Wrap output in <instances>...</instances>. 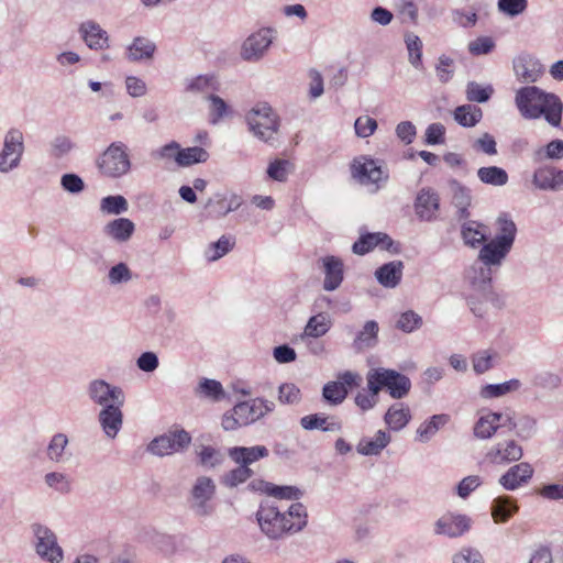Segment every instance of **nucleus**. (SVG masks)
<instances>
[{
	"label": "nucleus",
	"instance_id": "17",
	"mask_svg": "<svg viewBox=\"0 0 563 563\" xmlns=\"http://www.w3.org/2000/svg\"><path fill=\"white\" fill-rule=\"evenodd\" d=\"M494 269L488 266L482 264L481 262H475L467 271L466 278L470 284L474 287V289L482 292V296L485 301L492 300L494 297V292L492 291V276Z\"/></svg>",
	"mask_w": 563,
	"mask_h": 563
},
{
	"label": "nucleus",
	"instance_id": "20",
	"mask_svg": "<svg viewBox=\"0 0 563 563\" xmlns=\"http://www.w3.org/2000/svg\"><path fill=\"white\" fill-rule=\"evenodd\" d=\"M123 405L111 404L102 408L98 415V421L107 438L114 439L123 424Z\"/></svg>",
	"mask_w": 563,
	"mask_h": 563
},
{
	"label": "nucleus",
	"instance_id": "26",
	"mask_svg": "<svg viewBox=\"0 0 563 563\" xmlns=\"http://www.w3.org/2000/svg\"><path fill=\"white\" fill-rule=\"evenodd\" d=\"M518 510L516 499L507 495L496 497L490 505V514L495 523L507 522Z\"/></svg>",
	"mask_w": 563,
	"mask_h": 563
},
{
	"label": "nucleus",
	"instance_id": "25",
	"mask_svg": "<svg viewBox=\"0 0 563 563\" xmlns=\"http://www.w3.org/2000/svg\"><path fill=\"white\" fill-rule=\"evenodd\" d=\"M461 236L465 245L476 249L487 241L486 225L474 220L462 219Z\"/></svg>",
	"mask_w": 563,
	"mask_h": 563
},
{
	"label": "nucleus",
	"instance_id": "28",
	"mask_svg": "<svg viewBox=\"0 0 563 563\" xmlns=\"http://www.w3.org/2000/svg\"><path fill=\"white\" fill-rule=\"evenodd\" d=\"M404 264L401 261H393L378 267L375 272L377 282L386 288H395L402 277Z\"/></svg>",
	"mask_w": 563,
	"mask_h": 563
},
{
	"label": "nucleus",
	"instance_id": "53",
	"mask_svg": "<svg viewBox=\"0 0 563 563\" xmlns=\"http://www.w3.org/2000/svg\"><path fill=\"white\" fill-rule=\"evenodd\" d=\"M494 92L492 86L483 87L476 81H470L466 86V98L471 102L484 103L488 101Z\"/></svg>",
	"mask_w": 563,
	"mask_h": 563
},
{
	"label": "nucleus",
	"instance_id": "12",
	"mask_svg": "<svg viewBox=\"0 0 563 563\" xmlns=\"http://www.w3.org/2000/svg\"><path fill=\"white\" fill-rule=\"evenodd\" d=\"M33 532L36 538V553L49 563H60L64 559V553L58 545L56 534L42 525H34Z\"/></svg>",
	"mask_w": 563,
	"mask_h": 563
},
{
	"label": "nucleus",
	"instance_id": "49",
	"mask_svg": "<svg viewBox=\"0 0 563 563\" xmlns=\"http://www.w3.org/2000/svg\"><path fill=\"white\" fill-rule=\"evenodd\" d=\"M496 424L494 412H488L476 421L473 430L474 435L482 440L490 439L497 432Z\"/></svg>",
	"mask_w": 563,
	"mask_h": 563
},
{
	"label": "nucleus",
	"instance_id": "2",
	"mask_svg": "<svg viewBox=\"0 0 563 563\" xmlns=\"http://www.w3.org/2000/svg\"><path fill=\"white\" fill-rule=\"evenodd\" d=\"M256 517L261 530L271 539L298 532L307 523L306 508L300 503L292 504L286 512H280L274 506L262 505Z\"/></svg>",
	"mask_w": 563,
	"mask_h": 563
},
{
	"label": "nucleus",
	"instance_id": "24",
	"mask_svg": "<svg viewBox=\"0 0 563 563\" xmlns=\"http://www.w3.org/2000/svg\"><path fill=\"white\" fill-rule=\"evenodd\" d=\"M135 231V224L128 218H117L109 221L102 229L103 234L118 242H128Z\"/></svg>",
	"mask_w": 563,
	"mask_h": 563
},
{
	"label": "nucleus",
	"instance_id": "41",
	"mask_svg": "<svg viewBox=\"0 0 563 563\" xmlns=\"http://www.w3.org/2000/svg\"><path fill=\"white\" fill-rule=\"evenodd\" d=\"M235 245V239L231 235H222L217 242L211 243L205 251L209 262H214L228 254Z\"/></svg>",
	"mask_w": 563,
	"mask_h": 563
},
{
	"label": "nucleus",
	"instance_id": "63",
	"mask_svg": "<svg viewBox=\"0 0 563 563\" xmlns=\"http://www.w3.org/2000/svg\"><path fill=\"white\" fill-rule=\"evenodd\" d=\"M62 188L73 195H78L84 191L85 183L77 174L68 173L60 177Z\"/></svg>",
	"mask_w": 563,
	"mask_h": 563
},
{
	"label": "nucleus",
	"instance_id": "44",
	"mask_svg": "<svg viewBox=\"0 0 563 563\" xmlns=\"http://www.w3.org/2000/svg\"><path fill=\"white\" fill-rule=\"evenodd\" d=\"M347 395L349 390L335 380L328 382L322 388V398L330 406L341 405Z\"/></svg>",
	"mask_w": 563,
	"mask_h": 563
},
{
	"label": "nucleus",
	"instance_id": "58",
	"mask_svg": "<svg viewBox=\"0 0 563 563\" xmlns=\"http://www.w3.org/2000/svg\"><path fill=\"white\" fill-rule=\"evenodd\" d=\"M265 492L267 495L279 498V499H299L301 492L295 486H277L274 484L266 483Z\"/></svg>",
	"mask_w": 563,
	"mask_h": 563
},
{
	"label": "nucleus",
	"instance_id": "36",
	"mask_svg": "<svg viewBox=\"0 0 563 563\" xmlns=\"http://www.w3.org/2000/svg\"><path fill=\"white\" fill-rule=\"evenodd\" d=\"M496 224L497 234L494 239L512 249L517 233V227L515 222L509 218L507 213H501L497 218Z\"/></svg>",
	"mask_w": 563,
	"mask_h": 563
},
{
	"label": "nucleus",
	"instance_id": "15",
	"mask_svg": "<svg viewBox=\"0 0 563 563\" xmlns=\"http://www.w3.org/2000/svg\"><path fill=\"white\" fill-rule=\"evenodd\" d=\"M471 528V519L465 515L445 514L434 523V533L448 538L463 536Z\"/></svg>",
	"mask_w": 563,
	"mask_h": 563
},
{
	"label": "nucleus",
	"instance_id": "54",
	"mask_svg": "<svg viewBox=\"0 0 563 563\" xmlns=\"http://www.w3.org/2000/svg\"><path fill=\"white\" fill-rule=\"evenodd\" d=\"M292 164L287 159H275L267 167V175L276 181L284 183L291 172Z\"/></svg>",
	"mask_w": 563,
	"mask_h": 563
},
{
	"label": "nucleus",
	"instance_id": "45",
	"mask_svg": "<svg viewBox=\"0 0 563 563\" xmlns=\"http://www.w3.org/2000/svg\"><path fill=\"white\" fill-rule=\"evenodd\" d=\"M242 202L243 200L241 196L232 194L229 199L219 198L216 201L213 199H209L207 202V207H212L217 216L224 217L229 212L239 209Z\"/></svg>",
	"mask_w": 563,
	"mask_h": 563
},
{
	"label": "nucleus",
	"instance_id": "11",
	"mask_svg": "<svg viewBox=\"0 0 563 563\" xmlns=\"http://www.w3.org/2000/svg\"><path fill=\"white\" fill-rule=\"evenodd\" d=\"M87 396L90 401L102 408L111 404L124 405L125 395L120 386L111 385L104 379L97 378L87 385Z\"/></svg>",
	"mask_w": 563,
	"mask_h": 563
},
{
	"label": "nucleus",
	"instance_id": "40",
	"mask_svg": "<svg viewBox=\"0 0 563 563\" xmlns=\"http://www.w3.org/2000/svg\"><path fill=\"white\" fill-rule=\"evenodd\" d=\"M300 426L305 430H322L324 432H335L341 431L342 423L339 421H330L328 422L327 417H322L318 413L308 415L300 419Z\"/></svg>",
	"mask_w": 563,
	"mask_h": 563
},
{
	"label": "nucleus",
	"instance_id": "7",
	"mask_svg": "<svg viewBox=\"0 0 563 563\" xmlns=\"http://www.w3.org/2000/svg\"><path fill=\"white\" fill-rule=\"evenodd\" d=\"M25 152L24 135L18 128L9 129L3 135L0 150V174L7 175L18 169Z\"/></svg>",
	"mask_w": 563,
	"mask_h": 563
},
{
	"label": "nucleus",
	"instance_id": "47",
	"mask_svg": "<svg viewBox=\"0 0 563 563\" xmlns=\"http://www.w3.org/2000/svg\"><path fill=\"white\" fill-rule=\"evenodd\" d=\"M252 475L253 471L250 467L244 464H239L238 467L231 470L222 476L221 483L229 488H233L240 484L245 483L249 478L252 477Z\"/></svg>",
	"mask_w": 563,
	"mask_h": 563
},
{
	"label": "nucleus",
	"instance_id": "46",
	"mask_svg": "<svg viewBox=\"0 0 563 563\" xmlns=\"http://www.w3.org/2000/svg\"><path fill=\"white\" fill-rule=\"evenodd\" d=\"M68 442V438L65 433L54 434L46 449L47 457L56 463L64 461V453Z\"/></svg>",
	"mask_w": 563,
	"mask_h": 563
},
{
	"label": "nucleus",
	"instance_id": "30",
	"mask_svg": "<svg viewBox=\"0 0 563 563\" xmlns=\"http://www.w3.org/2000/svg\"><path fill=\"white\" fill-rule=\"evenodd\" d=\"M449 421L450 416L446 413L433 415L418 427L416 431L417 440L422 443L430 441Z\"/></svg>",
	"mask_w": 563,
	"mask_h": 563
},
{
	"label": "nucleus",
	"instance_id": "32",
	"mask_svg": "<svg viewBox=\"0 0 563 563\" xmlns=\"http://www.w3.org/2000/svg\"><path fill=\"white\" fill-rule=\"evenodd\" d=\"M516 76L525 82L537 81L540 74V65L529 56H519L514 63Z\"/></svg>",
	"mask_w": 563,
	"mask_h": 563
},
{
	"label": "nucleus",
	"instance_id": "57",
	"mask_svg": "<svg viewBox=\"0 0 563 563\" xmlns=\"http://www.w3.org/2000/svg\"><path fill=\"white\" fill-rule=\"evenodd\" d=\"M132 278H133V275H132L131 269L123 262L118 263L114 266H112L108 273L109 284L111 286H117L119 284H126V283L131 282Z\"/></svg>",
	"mask_w": 563,
	"mask_h": 563
},
{
	"label": "nucleus",
	"instance_id": "16",
	"mask_svg": "<svg viewBox=\"0 0 563 563\" xmlns=\"http://www.w3.org/2000/svg\"><path fill=\"white\" fill-rule=\"evenodd\" d=\"M534 473L532 465L528 462H520L510 466L498 479L500 486L506 490H517L530 482Z\"/></svg>",
	"mask_w": 563,
	"mask_h": 563
},
{
	"label": "nucleus",
	"instance_id": "18",
	"mask_svg": "<svg viewBox=\"0 0 563 563\" xmlns=\"http://www.w3.org/2000/svg\"><path fill=\"white\" fill-rule=\"evenodd\" d=\"M532 184L540 190H563V169L544 165L536 169Z\"/></svg>",
	"mask_w": 563,
	"mask_h": 563
},
{
	"label": "nucleus",
	"instance_id": "56",
	"mask_svg": "<svg viewBox=\"0 0 563 563\" xmlns=\"http://www.w3.org/2000/svg\"><path fill=\"white\" fill-rule=\"evenodd\" d=\"M497 8L506 16L516 18L527 10L528 0H498Z\"/></svg>",
	"mask_w": 563,
	"mask_h": 563
},
{
	"label": "nucleus",
	"instance_id": "19",
	"mask_svg": "<svg viewBox=\"0 0 563 563\" xmlns=\"http://www.w3.org/2000/svg\"><path fill=\"white\" fill-rule=\"evenodd\" d=\"M440 207L439 195L431 188H422L415 201V211L422 221H432L437 218Z\"/></svg>",
	"mask_w": 563,
	"mask_h": 563
},
{
	"label": "nucleus",
	"instance_id": "4",
	"mask_svg": "<svg viewBox=\"0 0 563 563\" xmlns=\"http://www.w3.org/2000/svg\"><path fill=\"white\" fill-rule=\"evenodd\" d=\"M250 132L272 146L278 142V117L267 103H258L246 114Z\"/></svg>",
	"mask_w": 563,
	"mask_h": 563
},
{
	"label": "nucleus",
	"instance_id": "34",
	"mask_svg": "<svg viewBox=\"0 0 563 563\" xmlns=\"http://www.w3.org/2000/svg\"><path fill=\"white\" fill-rule=\"evenodd\" d=\"M453 187V205L455 206L456 217L459 221L462 219L470 218L468 207L472 202L471 190L464 186H462L457 181L452 183Z\"/></svg>",
	"mask_w": 563,
	"mask_h": 563
},
{
	"label": "nucleus",
	"instance_id": "60",
	"mask_svg": "<svg viewBox=\"0 0 563 563\" xmlns=\"http://www.w3.org/2000/svg\"><path fill=\"white\" fill-rule=\"evenodd\" d=\"M536 420L531 418L530 416L526 415H518L516 419V434L521 439H529L531 438L536 432Z\"/></svg>",
	"mask_w": 563,
	"mask_h": 563
},
{
	"label": "nucleus",
	"instance_id": "27",
	"mask_svg": "<svg viewBox=\"0 0 563 563\" xmlns=\"http://www.w3.org/2000/svg\"><path fill=\"white\" fill-rule=\"evenodd\" d=\"M268 449L264 445H255V446H234L229 449V456L236 463V464H244L247 467H250L251 464L254 462L267 457L268 456Z\"/></svg>",
	"mask_w": 563,
	"mask_h": 563
},
{
	"label": "nucleus",
	"instance_id": "48",
	"mask_svg": "<svg viewBox=\"0 0 563 563\" xmlns=\"http://www.w3.org/2000/svg\"><path fill=\"white\" fill-rule=\"evenodd\" d=\"M100 210L106 214H121L129 210L128 200L121 196H107L103 197L100 201Z\"/></svg>",
	"mask_w": 563,
	"mask_h": 563
},
{
	"label": "nucleus",
	"instance_id": "23",
	"mask_svg": "<svg viewBox=\"0 0 563 563\" xmlns=\"http://www.w3.org/2000/svg\"><path fill=\"white\" fill-rule=\"evenodd\" d=\"M510 251V247L493 239L482 245L478 253V262L492 269L498 268Z\"/></svg>",
	"mask_w": 563,
	"mask_h": 563
},
{
	"label": "nucleus",
	"instance_id": "52",
	"mask_svg": "<svg viewBox=\"0 0 563 563\" xmlns=\"http://www.w3.org/2000/svg\"><path fill=\"white\" fill-rule=\"evenodd\" d=\"M563 158V140L555 139L536 151V159L560 161Z\"/></svg>",
	"mask_w": 563,
	"mask_h": 563
},
{
	"label": "nucleus",
	"instance_id": "39",
	"mask_svg": "<svg viewBox=\"0 0 563 563\" xmlns=\"http://www.w3.org/2000/svg\"><path fill=\"white\" fill-rule=\"evenodd\" d=\"M477 177L481 180V183L494 187H503L509 180L507 172L498 166H487L478 168Z\"/></svg>",
	"mask_w": 563,
	"mask_h": 563
},
{
	"label": "nucleus",
	"instance_id": "3",
	"mask_svg": "<svg viewBox=\"0 0 563 563\" xmlns=\"http://www.w3.org/2000/svg\"><path fill=\"white\" fill-rule=\"evenodd\" d=\"M275 409L274 401L264 398H254L236 404L231 411L223 415L222 428L233 431L240 427L249 426L265 417Z\"/></svg>",
	"mask_w": 563,
	"mask_h": 563
},
{
	"label": "nucleus",
	"instance_id": "55",
	"mask_svg": "<svg viewBox=\"0 0 563 563\" xmlns=\"http://www.w3.org/2000/svg\"><path fill=\"white\" fill-rule=\"evenodd\" d=\"M422 325V318L412 310L402 312L397 322L396 328L405 333H410Z\"/></svg>",
	"mask_w": 563,
	"mask_h": 563
},
{
	"label": "nucleus",
	"instance_id": "59",
	"mask_svg": "<svg viewBox=\"0 0 563 563\" xmlns=\"http://www.w3.org/2000/svg\"><path fill=\"white\" fill-rule=\"evenodd\" d=\"M198 390L206 397L213 400H220L224 397V390L220 382L209 378H203L198 386Z\"/></svg>",
	"mask_w": 563,
	"mask_h": 563
},
{
	"label": "nucleus",
	"instance_id": "8",
	"mask_svg": "<svg viewBox=\"0 0 563 563\" xmlns=\"http://www.w3.org/2000/svg\"><path fill=\"white\" fill-rule=\"evenodd\" d=\"M276 36L277 30L273 26H264L253 32L241 45V58L249 63L262 60L267 55Z\"/></svg>",
	"mask_w": 563,
	"mask_h": 563
},
{
	"label": "nucleus",
	"instance_id": "50",
	"mask_svg": "<svg viewBox=\"0 0 563 563\" xmlns=\"http://www.w3.org/2000/svg\"><path fill=\"white\" fill-rule=\"evenodd\" d=\"M405 43L408 49V57L410 64L419 68L421 66L422 58V42L418 35L412 32L405 34Z\"/></svg>",
	"mask_w": 563,
	"mask_h": 563
},
{
	"label": "nucleus",
	"instance_id": "21",
	"mask_svg": "<svg viewBox=\"0 0 563 563\" xmlns=\"http://www.w3.org/2000/svg\"><path fill=\"white\" fill-rule=\"evenodd\" d=\"M322 269L324 273L323 289L333 291L338 289L344 277L343 262L333 255H328L321 258Z\"/></svg>",
	"mask_w": 563,
	"mask_h": 563
},
{
	"label": "nucleus",
	"instance_id": "13",
	"mask_svg": "<svg viewBox=\"0 0 563 563\" xmlns=\"http://www.w3.org/2000/svg\"><path fill=\"white\" fill-rule=\"evenodd\" d=\"M523 456L522 446L514 439L498 441L486 452L485 459L494 465H507L518 462Z\"/></svg>",
	"mask_w": 563,
	"mask_h": 563
},
{
	"label": "nucleus",
	"instance_id": "1",
	"mask_svg": "<svg viewBox=\"0 0 563 563\" xmlns=\"http://www.w3.org/2000/svg\"><path fill=\"white\" fill-rule=\"evenodd\" d=\"M516 106L525 119H539L559 128L562 121L563 103L554 93H548L536 86H527L516 93Z\"/></svg>",
	"mask_w": 563,
	"mask_h": 563
},
{
	"label": "nucleus",
	"instance_id": "9",
	"mask_svg": "<svg viewBox=\"0 0 563 563\" xmlns=\"http://www.w3.org/2000/svg\"><path fill=\"white\" fill-rule=\"evenodd\" d=\"M216 483L211 477L199 476L196 478L189 497V507L199 518L209 517L214 511L212 499L216 495Z\"/></svg>",
	"mask_w": 563,
	"mask_h": 563
},
{
	"label": "nucleus",
	"instance_id": "61",
	"mask_svg": "<svg viewBox=\"0 0 563 563\" xmlns=\"http://www.w3.org/2000/svg\"><path fill=\"white\" fill-rule=\"evenodd\" d=\"M495 48V42L490 36H479L468 43V52L473 56L487 55Z\"/></svg>",
	"mask_w": 563,
	"mask_h": 563
},
{
	"label": "nucleus",
	"instance_id": "43",
	"mask_svg": "<svg viewBox=\"0 0 563 563\" xmlns=\"http://www.w3.org/2000/svg\"><path fill=\"white\" fill-rule=\"evenodd\" d=\"M521 387L519 379H510L501 384H489L482 388L481 396L483 398H497L511 391H517Z\"/></svg>",
	"mask_w": 563,
	"mask_h": 563
},
{
	"label": "nucleus",
	"instance_id": "42",
	"mask_svg": "<svg viewBox=\"0 0 563 563\" xmlns=\"http://www.w3.org/2000/svg\"><path fill=\"white\" fill-rule=\"evenodd\" d=\"M209 158V153L199 146L179 148L177 165L181 167L190 166L197 163H205Z\"/></svg>",
	"mask_w": 563,
	"mask_h": 563
},
{
	"label": "nucleus",
	"instance_id": "10",
	"mask_svg": "<svg viewBox=\"0 0 563 563\" xmlns=\"http://www.w3.org/2000/svg\"><path fill=\"white\" fill-rule=\"evenodd\" d=\"M191 442V435L184 429L169 430L155 437L146 451L155 456L164 457L186 450Z\"/></svg>",
	"mask_w": 563,
	"mask_h": 563
},
{
	"label": "nucleus",
	"instance_id": "14",
	"mask_svg": "<svg viewBox=\"0 0 563 563\" xmlns=\"http://www.w3.org/2000/svg\"><path fill=\"white\" fill-rule=\"evenodd\" d=\"M351 173L353 178L357 179L361 184H378L388 178V174L383 170L382 166L375 159L366 156L354 158L351 165Z\"/></svg>",
	"mask_w": 563,
	"mask_h": 563
},
{
	"label": "nucleus",
	"instance_id": "22",
	"mask_svg": "<svg viewBox=\"0 0 563 563\" xmlns=\"http://www.w3.org/2000/svg\"><path fill=\"white\" fill-rule=\"evenodd\" d=\"M79 34L90 49L100 51L109 47L108 33L92 20L80 24Z\"/></svg>",
	"mask_w": 563,
	"mask_h": 563
},
{
	"label": "nucleus",
	"instance_id": "31",
	"mask_svg": "<svg viewBox=\"0 0 563 563\" xmlns=\"http://www.w3.org/2000/svg\"><path fill=\"white\" fill-rule=\"evenodd\" d=\"M378 330L379 328L376 321H366L363 329L356 334L353 341V349L360 352L374 347L377 343Z\"/></svg>",
	"mask_w": 563,
	"mask_h": 563
},
{
	"label": "nucleus",
	"instance_id": "5",
	"mask_svg": "<svg viewBox=\"0 0 563 563\" xmlns=\"http://www.w3.org/2000/svg\"><path fill=\"white\" fill-rule=\"evenodd\" d=\"M366 380L369 390L379 393L386 388L394 399L406 397L411 388V382L406 375L384 367L369 369Z\"/></svg>",
	"mask_w": 563,
	"mask_h": 563
},
{
	"label": "nucleus",
	"instance_id": "62",
	"mask_svg": "<svg viewBox=\"0 0 563 563\" xmlns=\"http://www.w3.org/2000/svg\"><path fill=\"white\" fill-rule=\"evenodd\" d=\"M472 365L476 374L486 373L493 367V354L487 350L478 351L472 355Z\"/></svg>",
	"mask_w": 563,
	"mask_h": 563
},
{
	"label": "nucleus",
	"instance_id": "29",
	"mask_svg": "<svg viewBox=\"0 0 563 563\" xmlns=\"http://www.w3.org/2000/svg\"><path fill=\"white\" fill-rule=\"evenodd\" d=\"M390 435L383 430H378L375 438H363L356 445V451L361 455H378L390 443Z\"/></svg>",
	"mask_w": 563,
	"mask_h": 563
},
{
	"label": "nucleus",
	"instance_id": "64",
	"mask_svg": "<svg viewBox=\"0 0 563 563\" xmlns=\"http://www.w3.org/2000/svg\"><path fill=\"white\" fill-rule=\"evenodd\" d=\"M354 129L358 137L365 139L374 134L377 121L368 115H362L355 120Z\"/></svg>",
	"mask_w": 563,
	"mask_h": 563
},
{
	"label": "nucleus",
	"instance_id": "35",
	"mask_svg": "<svg viewBox=\"0 0 563 563\" xmlns=\"http://www.w3.org/2000/svg\"><path fill=\"white\" fill-rule=\"evenodd\" d=\"M410 419V410L404 407L402 404L390 406L384 417L385 423L394 431H399L405 428Z\"/></svg>",
	"mask_w": 563,
	"mask_h": 563
},
{
	"label": "nucleus",
	"instance_id": "37",
	"mask_svg": "<svg viewBox=\"0 0 563 563\" xmlns=\"http://www.w3.org/2000/svg\"><path fill=\"white\" fill-rule=\"evenodd\" d=\"M454 120L464 128L475 126L483 118L481 108L467 103L459 106L453 112Z\"/></svg>",
	"mask_w": 563,
	"mask_h": 563
},
{
	"label": "nucleus",
	"instance_id": "51",
	"mask_svg": "<svg viewBox=\"0 0 563 563\" xmlns=\"http://www.w3.org/2000/svg\"><path fill=\"white\" fill-rule=\"evenodd\" d=\"M199 464L205 468H214L224 461V455L217 449L202 445L198 452Z\"/></svg>",
	"mask_w": 563,
	"mask_h": 563
},
{
	"label": "nucleus",
	"instance_id": "33",
	"mask_svg": "<svg viewBox=\"0 0 563 563\" xmlns=\"http://www.w3.org/2000/svg\"><path fill=\"white\" fill-rule=\"evenodd\" d=\"M332 327V320L327 313H318L309 318L301 338H320L328 333Z\"/></svg>",
	"mask_w": 563,
	"mask_h": 563
},
{
	"label": "nucleus",
	"instance_id": "38",
	"mask_svg": "<svg viewBox=\"0 0 563 563\" xmlns=\"http://www.w3.org/2000/svg\"><path fill=\"white\" fill-rule=\"evenodd\" d=\"M156 49V45L148 38L135 37L128 48V58L132 62L151 59Z\"/></svg>",
	"mask_w": 563,
	"mask_h": 563
},
{
	"label": "nucleus",
	"instance_id": "6",
	"mask_svg": "<svg viewBox=\"0 0 563 563\" xmlns=\"http://www.w3.org/2000/svg\"><path fill=\"white\" fill-rule=\"evenodd\" d=\"M99 173L107 178H121L131 169L128 147L124 143L112 142L96 159Z\"/></svg>",
	"mask_w": 563,
	"mask_h": 563
}]
</instances>
